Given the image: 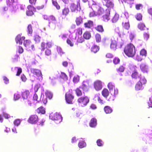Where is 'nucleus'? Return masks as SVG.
Wrapping results in <instances>:
<instances>
[{
    "instance_id": "c03bdc74",
    "label": "nucleus",
    "mask_w": 152,
    "mask_h": 152,
    "mask_svg": "<svg viewBox=\"0 0 152 152\" xmlns=\"http://www.w3.org/2000/svg\"><path fill=\"white\" fill-rule=\"evenodd\" d=\"M95 38L96 41L99 42L101 40V37L100 34H96L95 35Z\"/></svg>"
},
{
    "instance_id": "412c9836",
    "label": "nucleus",
    "mask_w": 152,
    "mask_h": 152,
    "mask_svg": "<svg viewBox=\"0 0 152 152\" xmlns=\"http://www.w3.org/2000/svg\"><path fill=\"white\" fill-rule=\"evenodd\" d=\"M30 92L28 90H26L22 93V97L24 99H27L29 96Z\"/></svg>"
},
{
    "instance_id": "9b49d317",
    "label": "nucleus",
    "mask_w": 152,
    "mask_h": 152,
    "mask_svg": "<svg viewBox=\"0 0 152 152\" xmlns=\"http://www.w3.org/2000/svg\"><path fill=\"white\" fill-rule=\"evenodd\" d=\"M94 87L97 91L101 89L102 87V82L99 80H96L94 83Z\"/></svg>"
},
{
    "instance_id": "4c0bfd02",
    "label": "nucleus",
    "mask_w": 152,
    "mask_h": 152,
    "mask_svg": "<svg viewBox=\"0 0 152 152\" xmlns=\"http://www.w3.org/2000/svg\"><path fill=\"white\" fill-rule=\"evenodd\" d=\"M119 15L117 14H115L112 19L113 22V23H115L119 19Z\"/></svg>"
},
{
    "instance_id": "2eb2a0df",
    "label": "nucleus",
    "mask_w": 152,
    "mask_h": 152,
    "mask_svg": "<svg viewBox=\"0 0 152 152\" xmlns=\"http://www.w3.org/2000/svg\"><path fill=\"white\" fill-rule=\"evenodd\" d=\"M142 76L137 71V70L135 69H134L131 75L132 78L136 79H139Z\"/></svg>"
},
{
    "instance_id": "79ce46f5",
    "label": "nucleus",
    "mask_w": 152,
    "mask_h": 152,
    "mask_svg": "<svg viewBox=\"0 0 152 152\" xmlns=\"http://www.w3.org/2000/svg\"><path fill=\"white\" fill-rule=\"evenodd\" d=\"M125 67L123 65H121L116 70L118 72H123L124 70Z\"/></svg>"
},
{
    "instance_id": "7c9ffc66",
    "label": "nucleus",
    "mask_w": 152,
    "mask_h": 152,
    "mask_svg": "<svg viewBox=\"0 0 152 152\" xmlns=\"http://www.w3.org/2000/svg\"><path fill=\"white\" fill-rule=\"evenodd\" d=\"M83 37L86 39H88L91 37L90 33L88 31H86L83 34Z\"/></svg>"
},
{
    "instance_id": "6ab92c4d",
    "label": "nucleus",
    "mask_w": 152,
    "mask_h": 152,
    "mask_svg": "<svg viewBox=\"0 0 152 152\" xmlns=\"http://www.w3.org/2000/svg\"><path fill=\"white\" fill-rule=\"evenodd\" d=\"M36 112L38 114H44L45 113V109L42 106H41L36 110Z\"/></svg>"
},
{
    "instance_id": "a19ab883",
    "label": "nucleus",
    "mask_w": 152,
    "mask_h": 152,
    "mask_svg": "<svg viewBox=\"0 0 152 152\" xmlns=\"http://www.w3.org/2000/svg\"><path fill=\"white\" fill-rule=\"evenodd\" d=\"M60 77L61 78L64 80H67L68 77L66 74L64 72H61Z\"/></svg>"
},
{
    "instance_id": "f3484780",
    "label": "nucleus",
    "mask_w": 152,
    "mask_h": 152,
    "mask_svg": "<svg viewBox=\"0 0 152 152\" xmlns=\"http://www.w3.org/2000/svg\"><path fill=\"white\" fill-rule=\"evenodd\" d=\"M93 22L91 20H88L84 23V26L85 28H90L93 27Z\"/></svg>"
},
{
    "instance_id": "bb28decb",
    "label": "nucleus",
    "mask_w": 152,
    "mask_h": 152,
    "mask_svg": "<svg viewBox=\"0 0 152 152\" xmlns=\"http://www.w3.org/2000/svg\"><path fill=\"white\" fill-rule=\"evenodd\" d=\"M102 94L104 97L107 98L109 94V92L107 89L104 88L102 91Z\"/></svg>"
},
{
    "instance_id": "ea45409f",
    "label": "nucleus",
    "mask_w": 152,
    "mask_h": 152,
    "mask_svg": "<svg viewBox=\"0 0 152 152\" xmlns=\"http://www.w3.org/2000/svg\"><path fill=\"white\" fill-rule=\"evenodd\" d=\"M27 32L28 34H32L33 32V30L32 29V26L31 24L28 25L27 27Z\"/></svg>"
},
{
    "instance_id": "7ed1b4c3",
    "label": "nucleus",
    "mask_w": 152,
    "mask_h": 152,
    "mask_svg": "<svg viewBox=\"0 0 152 152\" xmlns=\"http://www.w3.org/2000/svg\"><path fill=\"white\" fill-rule=\"evenodd\" d=\"M91 8L92 10L96 11L97 15H102L104 12V10L102 8L96 3L92 4Z\"/></svg>"
},
{
    "instance_id": "052dcab7",
    "label": "nucleus",
    "mask_w": 152,
    "mask_h": 152,
    "mask_svg": "<svg viewBox=\"0 0 152 152\" xmlns=\"http://www.w3.org/2000/svg\"><path fill=\"white\" fill-rule=\"evenodd\" d=\"M105 56L107 58H111L113 57V55L112 53H108L106 54Z\"/></svg>"
},
{
    "instance_id": "09e8293b",
    "label": "nucleus",
    "mask_w": 152,
    "mask_h": 152,
    "mask_svg": "<svg viewBox=\"0 0 152 152\" xmlns=\"http://www.w3.org/2000/svg\"><path fill=\"white\" fill-rule=\"evenodd\" d=\"M34 40L37 43H39L40 41V37L38 35L34 36Z\"/></svg>"
},
{
    "instance_id": "c756f323",
    "label": "nucleus",
    "mask_w": 152,
    "mask_h": 152,
    "mask_svg": "<svg viewBox=\"0 0 152 152\" xmlns=\"http://www.w3.org/2000/svg\"><path fill=\"white\" fill-rule=\"evenodd\" d=\"M95 29L99 32H102L104 31V29L102 25H98L95 27Z\"/></svg>"
},
{
    "instance_id": "2f4dec72",
    "label": "nucleus",
    "mask_w": 152,
    "mask_h": 152,
    "mask_svg": "<svg viewBox=\"0 0 152 152\" xmlns=\"http://www.w3.org/2000/svg\"><path fill=\"white\" fill-rule=\"evenodd\" d=\"M99 49V46L96 45H94L91 48V51L92 52L95 53L97 52Z\"/></svg>"
},
{
    "instance_id": "dca6fc26",
    "label": "nucleus",
    "mask_w": 152,
    "mask_h": 152,
    "mask_svg": "<svg viewBox=\"0 0 152 152\" xmlns=\"http://www.w3.org/2000/svg\"><path fill=\"white\" fill-rule=\"evenodd\" d=\"M25 39V37H21L20 35H17L15 38V40L17 43H18L20 45H21L22 43L23 40H24Z\"/></svg>"
},
{
    "instance_id": "20e7f679",
    "label": "nucleus",
    "mask_w": 152,
    "mask_h": 152,
    "mask_svg": "<svg viewBox=\"0 0 152 152\" xmlns=\"http://www.w3.org/2000/svg\"><path fill=\"white\" fill-rule=\"evenodd\" d=\"M74 98V96L72 92L69 91L65 94V100L67 103L72 104Z\"/></svg>"
},
{
    "instance_id": "ddd939ff",
    "label": "nucleus",
    "mask_w": 152,
    "mask_h": 152,
    "mask_svg": "<svg viewBox=\"0 0 152 152\" xmlns=\"http://www.w3.org/2000/svg\"><path fill=\"white\" fill-rule=\"evenodd\" d=\"M28 10L26 11V14L28 16H31L33 15L34 13L33 11L35 10V8L31 5H29L27 7Z\"/></svg>"
},
{
    "instance_id": "6e6d98bb",
    "label": "nucleus",
    "mask_w": 152,
    "mask_h": 152,
    "mask_svg": "<svg viewBox=\"0 0 152 152\" xmlns=\"http://www.w3.org/2000/svg\"><path fill=\"white\" fill-rule=\"evenodd\" d=\"M17 0H8L7 1V4L9 6L12 5L13 3L17 1Z\"/></svg>"
},
{
    "instance_id": "c85d7f7f",
    "label": "nucleus",
    "mask_w": 152,
    "mask_h": 152,
    "mask_svg": "<svg viewBox=\"0 0 152 152\" xmlns=\"http://www.w3.org/2000/svg\"><path fill=\"white\" fill-rule=\"evenodd\" d=\"M143 85L139 83L138 82L136 83L135 85V89L136 91H139L142 90L143 88Z\"/></svg>"
},
{
    "instance_id": "4468645a",
    "label": "nucleus",
    "mask_w": 152,
    "mask_h": 152,
    "mask_svg": "<svg viewBox=\"0 0 152 152\" xmlns=\"http://www.w3.org/2000/svg\"><path fill=\"white\" fill-rule=\"evenodd\" d=\"M122 27L123 29L128 30L130 27V25L129 20L127 18L122 23Z\"/></svg>"
},
{
    "instance_id": "423d86ee",
    "label": "nucleus",
    "mask_w": 152,
    "mask_h": 152,
    "mask_svg": "<svg viewBox=\"0 0 152 152\" xmlns=\"http://www.w3.org/2000/svg\"><path fill=\"white\" fill-rule=\"evenodd\" d=\"M49 117L51 119L57 121L58 123H60L62 121V118L61 115L57 113L50 114Z\"/></svg>"
},
{
    "instance_id": "393cba45",
    "label": "nucleus",
    "mask_w": 152,
    "mask_h": 152,
    "mask_svg": "<svg viewBox=\"0 0 152 152\" xmlns=\"http://www.w3.org/2000/svg\"><path fill=\"white\" fill-rule=\"evenodd\" d=\"M104 110L106 114L110 113L113 111L112 108L108 106H105L104 108Z\"/></svg>"
},
{
    "instance_id": "1a4fd4ad",
    "label": "nucleus",
    "mask_w": 152,
    "mask_h": 152,
    "mask_svg": "<svg viewBox=\"0 0 152 152\" xmlns=\"http://www.w3.org/2000/svg\"><path fill=\"white\" fill-rule=\"evenodd\" d=\"M90 87L89 82L88 81H83L82 85L79 87V88H81L83 92L87 91Z\"/></svg>"
},
{
    "instance_id": "f03ea898",
    "label": "nucleus",
    "mask_w": 152,
    "mask_h": 152,
    "mask_svg": "<svg viewBox=\"0 0 152 152\" xmlns=\"http://www.w3.org/2000/svg\"><path fill=\"white\" fill-rule=\"evenodd\" d=\"M77 102L82 106L84 107L87 105L89 102V99L87 96H82L77 99Z\"/></svg>"
},
{
    "instance_id": "338daca9",
    "label": "nucleus",
    "mask_w": 152,
    "mask_h": 152,
    "mask_svg": "<svg viewBox=\"0 0 152 152\" xmlns=\"http://www.w3.org/2000/svg\"><path fill=\"white\" fill-rule=\"evenodd\" d=\"M45 5L44 4H40L36 7V8L38 10H40L43 9Z\"/></svg>"
},
{
    "instance_id": "f257e3e1",
    "label": "nucleus",
    "mask_w": 152,
    "mask_h": 152,
    "mask_svg": "<svg viewBox=\"0 0 152 152\" xmlns=\"http://www.w3.org/2000/svg\"><path fill=\"white\" fill-rule=\"evenodd\" d=\"M124 52L128 56L133 57L136 53L135 47L132 44L129 43L125 46Z\"/></svg>"
},
{
    "instance_id": "cd10ccee",
    "label": "nucleus",
    "mask_w": 152,
    "mask_h": 152,
    "mask_svg": "<svg viewBox=\"0 0 152 152\" xmlns=\"http://www.w3.org/2000/svg\"><path fill=\"white\" fill-rule=\"evenodd\" d=\"M141 70L143 73H147L148 69L146 65L143 64H141L140 65Z\"/></svg>"
},
{
    "instance_id": "0e129e2a",
    "label": "nucleus",
    "mask_w": 152,
    "mask_h": 152,
    "mask_svg": "<svg viewBox=\"0 0 152 152\" xmlns=\"http://www.w3.org/2000/svg\"><path fill=\"white\" fill-rule=\"evenodd\" d=\"M77 32L78 34L81 35L83 33L82 28L80 27L78 28L77 29Z\"/></svg>"
},
{
    "instance_id": "8fccbe9b",
    "label": "nucleus",
    "mask_w": 152,
    "mask_h": 152,
    "mask_svg": "<svg viewBox=\"0 0 152 152\" xmlns=\"http://www.w3.org/2000/svg\"><path fill=\"white\" fill-rule=\"evenodd\" d=\"M135 18L138 20H142V15L140 13H137L135 15Z\"/></svg>"
},
{
    "instance_id": "c9c22d12",
    "label": "nucleus",
    "mask_w": 152,
    "mask_h": 152,
    "mask_svg": "<svg viewBox=\"0 0 152 152\" xmlns=\"http://www.w3.org/2000/svg\"><path fill=\"white\" fill-rule=\"evenodd\" d=\"M140 53L142 56L145 57L147 56V51L145 49H142L140 51Z\"/></svg>"
},
{
    "instance_id": "864d4df0",
    "label": "nucleus",
    "mask_w": 152,
    "mask_h": 152,
    "mask_svg": "<svg viewBox=\"0 0 152 152\" xmlns=\"http://www.w3.org/2000/svg\"><path fill=\"white\" fill-rule=\"evenodd\" d=\"M15 69H17L18 70L16 75L17 76H19L22 72L21 68L20 67H15Z\"/></svg>"
},
{
    "instance_id": "58836bf2",
    "label": "nucleus",
    "mask_w": 152,
    "mask_h": 152,
    "mask_svg": "<svg viewBox=\"0 0 152 152\" xmlns=\"http://www.w3.org/2000/svg\"><path fill=\"white\" fill-rule=\"evenodd\" d=\"M56 0H52L53 4L56 7L57 10H59L60 9V7Z\"/></svg>"
},
{
    "instance_id": "3c124183",
    "label": "nucleus",
    "mask_w": 152,
    "mask_h": 152,
    "mask_svg": "<svg viewBox=\"0 0 152 152\" xmlns=\"http://www.w3.org/2000/svg\"><path fill=\"white\" fill-rule=\"evenodd\" d=\"M45 95L48 98L50 99H51L53 97V94L50 92L47 91L45 93Z\"/></svg>"
},
{
    "instance_id": "49530a36",
    "label": "nucleus",
    "mask_w": 152,
    "mask_h": 152,
    "mask_svg": "<svg viewBox=\"0 0 152 152\" xmlns=\"http://www.w3.org/2000/svg\"><path fill=\"white\" fill-rule=\"evenodd\" d=\"M120 62V59L117 57H115L113 60V62L115 64H119Z\"/></svg>"
},
{
    "instance_id": "e433bc0d",
    "label": "nucleus",
    "mask_w": 152,
    "mask_h": 152,
    "mask_svg": "<svg viewBox=\"0 0 152 152\" xmlns=\"http://www.w3.org/2000/svg\"><path fill=\"white\" fill-rule=\"evenodd\" d=\"M80 88H76L75 90L76 95L77 96H80L82 95V91L80 90Z\"/></svg>"
},
{
    "instance_id": "f704fd0d",
    "label": "nucleus",
    "mask_w": 152,
    "mask_h": 152,
    "mask_svg": "<svg viewBox=\"0 0 152 152\" xmlns=\"http://www.w3.org/2000/svg\"><path fill=\"white\" fill-rule=\"evenodd\" d=\"M110 12L108 10L107 12L103 16V18L104 20H108L110 19Z\"/></svg>"
},
{
    "instance_id": "a18cd8bd",
    "label": "nucleus",
    "mask_w": 152,
    "mask_h": 152,
    "mask_svg": "<svg viewBox=\"0 0 152 152\" xmlns=\"http://www.w3.org/2000/svg\"><path fill=\"white\" fill-rule=\"evenodd\" d=\"M150 34L148 32H144L143 34V37L144 39L147 40L149 37Z\"/></svg>"
},
{
    "instance_id": "5701e85b",
    "label": "nucleus",
    "mask_w": 152,
    "mask_h": 152,
    "mask_svg": "<svg viewBox=\"0 0 152 152\" xmlns=\"http://www.w3.org/2000/svg\"><path fill=\"white\" fill-rule=\"evenodd\" d=\"M117 43V42L114 40H111L110 48L111 49L115 50L116 48Z\"/></svg>"
},
{
    "instance_id": "f8f14e48",
    "label": "nucleus",
    "mask_w": 152,
    "mask_h": 152,
    "mask_svg": "<svg viewBox=\"0 0 152 152\" xmlns=\"http://www.w3.org/2000/svg\"><path fill=\"white\" fill-rule=\"evenodd\" d=\"M104 5L109 10L113 9L114 4L113 0H108L106 2L104 3Z\"/></svg>"
},
{
    "instance_id": "13d9d810",
    "label": "nucleus",
    "mask_w": 152,
    "mask_h": 152,
    "mask_svg": "<svg viewBox=\"0 0 152 152\" xmlns=\"http://www.w3.org/2000/svg\"><path fill=\"white\" fill-rule=\"evenodd\" d=\"M96 143L97 145L99 146H102L103 145L102 140L100 139H99L97 140Z\"/></svg>"
},
{
    "instance_id": "37998d69",
    "label": "nucleus",
    "mask_w": 152,
    "mask_h": 152,
    "mask_svg": "<svg viewBox=\"0 0 152 152\" xmlns=\"http://www.w3.org/2000/svg\"><path fill=\"white\" fill-rule=\"evenodd\" d=\"M44 50H45V54L46 56H49L51 55L52 52L50 49L47 48Z\"/></svg>"
},
{
    "instance_id": "473e14b6",
    "label": "nucleus",
    "mask_w": 152,
    "mask_h": 152,
    "mask_svg": "<svg viewBox=\"0 0 152 152\" xmlns=\"http://www.w3.org/2000/svg\"><path fill=\"white\" fill-rule=\"evenodd\" d=\"M145 27V24L143 23L140 22L138 24L137 28L140 30H144Z\"/></svg>"
},
{
    "instance_id": "6e6552de",
    "label": "nucleus",
    "mask_w": 152,
    "mask_h": 152,
    "mask_svg": "<svg viewBox=\"0 0 152 152\" xmlns=\"http://www.w3.org/2000/svg\"><path fill=\"white\" fill-rule=\"evenodd\" d=\"M31 73L36 76L39 79H42V73L39 69L34 68H31L30 69Z\"/></svg>"
},
{
    "instance_id": "4be33fe9",
    "label": "nucleus",
    "mask_w": 152,
    "mask_h": 152,
    "mask_svg": "<svg viewBox=\"0 0 152 152\" xmlns=\"http://www.w3.org/2000/svg\"><path fill=\"white\" fill-rule=\"evenodd\" d=\"M69 10L67 7H65L62 10V15L63 16H66L69 13Z\"/></svg>"
},
{
    "instance_id": "0eeeda50",
    "label": "nucleus",
    "mask_w": 152,
    "mask_h": 152,
    "mask_svg": "<svg viewBox=\"0 0 152 152\" xmlns=\"http://www.w3.org/2000/svg\"><path fill=\"white\" fill-rule=\"evenodd\" d=\"M39 120L38 116L36 114H33L30 116L28 119V122L32 124H37Z\"/></svg>"
},
{
    "instance_id": "de8ad7c7",
    "label": "nucleus",
    "mask_w": 152,
    "mask_h": 152,
    "mask_svg": "<svg viewBox=\"0 0 152 152\" xmlns=\"http://www.w3.org/2000/svg\"><path fill=\"white\" fill-rule=\"evenodd\" d=\"M80 80V78L78 75L75 76L73 78V81L74 83H78Z\"/></svg>"
},
{
    "instance_id": "a878e982",
    "label": "nucleus",
    "mask_w": 152,
    "mask_h": 152,
    "mask_svg": "<svg viewBox=\"0 0 152 152\" xmlns=\"http://www.w3.org/2000/svg\"><path fill=\"white\" fill-rule=\"evenodd\" d=\"M48 21L50 24L52 23H55L57 22L55 17L53 15H50L49 16Z\"/></svg>"
},
{
    "instance_id": "bf43d9fd",
    "label": "nucleus",
    "mask_w": 152,
    "mask_h": 152,
    "mask_svg": "<svg viewBox=\"0 0 152 152\" xmlns=\"http://www.w3.org/2000/svg\"><path fill=\"white\" fill-rule=\"evenodd\" d=\"M21 121L20 119H17L14 121V124L16 126H18L20 124Z\"/></svg>"
},
{
    "instance_id": "aec40b11",
    "label": "nucleus",
    "mask_w": 152,
    "mask_h": 152,
    "mask_svg": "<svg viewBox=\"0 0 152 152\" xmlns=\"http://www.w3.org/2000/svg\"><path fill=\"white\" fill-rule=\"evenodd\" d=\"M139 80L137 82L139 83L142 84V85H145L147 83V80L144 76H142L139 78Z\"/></svg>"
},
{
    "instance_id": "69168bd1",
    "label": "nucleus",
    "mask_w": 152,
    "mask_h": 152,
    "mask_svg": "<svg viewBox=\"0 0 152 152\" xmlns=\"http://www.w3.org/2000/svg\"><path fill=\"white\" fill-rule=\"evenodd\" d=\"M38 96L37 94H35L33 96V100L34 101L36 102V103L38 102Z\"/></svg>"
},
{
    "instance_id": "4d7b16f0",
    "label": "nucleus",
    "mask_w": 152,
    "mask_h": 152,
    "mask_svg": "<svg viewBox=\"0 0 152 152\" xmlns=\"http://www.w3.org/2000/svg\"><path fill=\"white\" fill-rule=\"evenodd\" d=\"M107 86L110 90H113L114 88V86L112 83H109L108 84Z\"/></svg>"
},
{
    "instance_id": "603ef678",
    "label": "nucleus",
    "mask_w": 152,
    "mask_h": 152,
    "mask_svg": "<svg viewBox=\"0 0 152 152\" xmlns=\"http://www.w3.org/2000/svg\"><path fill=\"white\" fill-rule=\"evenodd\" d=\"M46 44L45 42H42L41 43V48L42 50L44 51L45 49L47 48V47H46Z\"/></svg>"
},
{
    "instance_id": "774afa93",
    "label": "nucleus",
    "mask_w": 152,
    "mask_h": 152,
    "mask_svg": "<svg viewBox=\"0 0 152 152\" xmlns=\"http://www.w3.org/2000/svg\"><path fill=\"white\" fill-rule=\"evenodd\" d=\"M84 41L83 38L81 37H78L77 39V42L78 43H82Z\"/></svg>"
},
{
    "instance_id": "a211bd4d",
    "label": "nucleus",
    "mask_w": 152,
    "mask_h": 152,
    "mask_svg": "<svg viewBox=\"0 0 152 152\" xmlns=\"http://www.w3.org/2000/svg\"><path fill=\"white\" fill-rule=\"evenodd\" d=\"M83 18L81 16L76 18L75 22L77 26H79L83 23Z\"/></svg>"
},
{
    "instance_id": "b1692460",
    "label": "nucleus",
    "mask_w": 152,
    "mask_h": 152,
    "mask_svg": "<svg viewBox=\"0 0 152 152\" xmlns=\"http://www.w3.org/2000/svg\"><path fill=\"white\" fill-rule=\"evenodd\" d=\"M97 124L96 119L95 118H92L89 123L90 126L92 127H95Z\"/></svg>"
},
{
    "instance_id": "5fc2aeb1",
    "label": "nucleus",
    "mask_w": 152,
    "mask_h": 152,
    "mask_svg": "<svg viewBox=\"0 0 152 152\" xmlns=\"http://www.w3.org/2000/svg\"><path fill=\"white\" fill-rule=\"evenodd\" d=\"M96 11L93 10L92 12H90L89 14V16L90 17H92L97 16V14H96Z\"/></svg>"
},
{
    "instance_id": "e2e57ef3",
    "label": "nucleus",
    "mask_w": 152,
    "mask_h": 152,
    "mask_svg": "<svg viewBox=\"0 0 152 152\" xmlns=\"http://www.w3.org/2000/svg\"><path fill=\"white\" fill-rule=\"evenodd\" d=\"M66 42L70 46L72 47L74 45V43L72 42L70 39L68 38L66 40Z\"/></svg>"
},
{
    "instance_id": "680f3d73",
    "label": "nucleus",
    "mask_w": 152,
    "mask_h": 152,
    "mask_svg": "<svg viewBox=\"0 0 152 152\" xmlns=\"http://www.w3.org/2000/svg\"><path fill=\"white\" fill-rule=\"evenodd\" d=\"M135 35L133 32H131L129 35V38L132 42L134 38Z\"/></svg>"
},
{
    "instance_id": "39448f33",
    "label": "nucleus",
    "mask_w": 152,
    "mask_h": 152,
    "mask_svg": "<svg viewBox=\"0 0 152 152\" xmlns=\"http://www.w3.org/2000/svg\"><path fill=\"white\" fill-rule=\"evenodd\" d=\"M70 8L72 12H75L76 11H77L78 10V9L80 10L81 8L80 0H77L76 1V4L74 3H71L70 6Z\"/></svg>"
},
{
    "instance_id": "9d476101",
    "label": "nucleus",
    "mask_w": 152,
    "mask_h": 152,
    "mask_svg": "<svg viewBox=\"0 0 152 152\" xmlns=\"http://www.w3.org/2000/svg\"><path fill=\"white\" fill-rule=\"evenodd\" d=\"M23 45L26 48V49L28 50H33L34 49V45L32 44L31 41L29 40H25L24 41Z\"/></svg>"
},
{
    "instance_id": "72a5a7b5",
    "label": "nucleus",
    "mask_w": 152,
    "mask_h": 152,
    "mask_svg": "<svg viewBox=\"0 0 152 152\" xmlns=\"http://www.w3.org/2000/svg\"><path fill=\"white\" fill-rule=\"evenodd\" d=\"M86 145V143L84 141H80L78 143V146L80 148H84L85 147Z\"/></svg>"
}]
</instances>
